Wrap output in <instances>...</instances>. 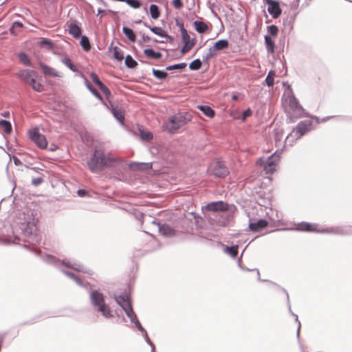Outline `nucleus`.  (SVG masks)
I'll list each match as a JSON object with an SVG mask.
<instances>
[{"label": "nucleus", "instance_id": "obj_52", "mask_svg": "<svg viewBox=\"0 0 352 352\" xmlns=\"http://www.w3.org/2000/svg\"><path fill=\"white\" fill-rule=\"evenodd\" d=\"M124 2L128 6H129L130 7H131L134 9H138V8H140V6H141V3L138 0H125Z\"/></svg>", "mask_w": 352, "mask_h": 352}, {"label": "nucleus", "instance_id": "obj_58", "mask_svg": "<svg viewBox=\"0 0 352 352\" xmlns=\"http://www.w3.org/2000/svg\"><path fill=\"white\" fill-rule=\"evenodd\" d=\"M252 110L250 109V108L246 109L245 111H243L242 112L241 120L243 121H245L247 118H248V117L252 116Z\"/></svg>", "mask_w": 352, "mask_h": 352}, {"label": "nucleus", "instance_id": "obj_8", "mask_svg": "<svg viewBox=\"0 0 352 352\" xmlns=\"http://www.w3.org/2000/svg\"><path fill=\"white\" fill-rule=\"evenodd\" d=\"M313 122L311 120H305L300 121L295 128L293 129L292 133L287 135V139L289 137L298 140L303 136L306 133L311 130Z\"/></svg>", "mask_w": 352, "mask_h": 352}, {"label": "nucleus", "instance_id": "obj_36", "mask_svg": "<svg viewBox=\"0 0 352 352\" xmlns=\"http://www.w3.org/2000/svg\"><path fill=\"white\" fill-rule=\"evenodd\" d=\"M152 73L155 78L161 80L166 79L168 76V73L166 71L156 69L154 68L152 69Z\"/></svg>", "mask_w": 352, "mask_h": 352}, {"label": "nucleus", "instance_id": "obj_33", "mask_svg": "<svg viewBox=\"0 0 352 352\" xmlns=\"http://www.w3.org/2000/svg\"><path fill=\"white\" fill-rule=\"evenodd\" d=\"M61 62L67 67H68L71 71L74 72H76L80 75V72L78 70L76 67L74 65L72 61L69 57H64L61 59Z\"/></svg>", "mask_w": 352, "mask_h": 352}, {"label": "nucleus", "instance_id": "obj_41", "mask_svg": "<svg viewBox=\"0 0 352 352\" xmlns=\"http://www.w3.org/2000/svg\"><path fill=\"white\" fill-rule=\"evenodd\" d=\"M18 58L24 65L33 67L28 56L25 52H19L18 54Z\"/></svg>", "mask_w": 352, "mask_h": 352}, {"label": "nucleus", "instance_id": "obj_12", "mask_svg": "<svg viewBox=\"0 0 352 352\" xmlns=\"http://www.w3.org/2000/svg\"><path fill=\"white\" fill-rule=\"evenodd\" d=\"M265 4L268 6L267 11L273 19H277L281 14L280 3L276 0H263Z\"/></svg>", "mask_w": 352, "mask_h": 352}, {"label": "nucleus", "instance_id": "obj_35", "mask_svg": "<svg viewBox=\"0 0 352 352\" xmlns=\"http://www.w3.org/2000/svg\"><path fill=\"white\" fill-rule=\"evenodd\" d=\"M151 16L153 19H157L160 16V8L156 4H151L149 7Z\"/></svg>", "mask_w": 352, "mask_h": 352}, {"label": "nucleus", "instance_id": "obj_50", "mask_svg": "<svg viewBox=\"0 0 352 352\" xmlns=\"http://www.w3.org/2000/svg\"><path fill=\"white\" fill-rule=\"evenodd\" d=\"M98 88L100 91L104 94L107 100H109V98L111 95L110 89L103 83Z\"/></svg>", "mask_w": 352, "mask_h": 352}, {"label": "nucleus", "instance_id": "obj_60", "mask_svg": "<svg viewBox=\"0 0 352 352\" xmlns=\"http://www.w3.org/2000/svg\"><path fill=\"white\" fill-rule=\"evenodd\" d=\"M132 323H133L135 326V327L142 333H144L146 331V329L142 326L141 323L140 322V321L138 320V319L137 318L136 320H134V322H132Z\"/></svg>", "mask_w": 352, "mask_h": 352}, {"label": "nucleus", "instance_id": "obj_59", "mask_svg": "<svg viewBox=\"0 0 352 352\" xmlns=\"http://www.w3.org/2000/svg\"><path fill=\"white\" fill-rule=\"evenodd\" d=\"M172 5L175 9H181L184 6V3L182 0H173Z\"/></svg>", "mask_w": 352, "mask_h": 352}, {"label": "nucleus", "instance_id": "obj_38", "mask_svg": "<svg viewBox=\"0 0 352 352\" xmlns=\"http://www.w3.org/2000/svg\"><path fill=\"white\" fill-rule=\"evenodd\" d=\"M124 63L129 69H134L138 65V62L130 54L126 56Z\"/></svg>", "mask_w": 352, "mask_h": 352}, {"label": "nucleus", "instance_id": "obj_22", "mask_svg": "<svg viewBox=\"0 0 352 352\" xmlns=\"http://www.w3.org/2000/svg\"><path fill=\"white\" fill-rule=\"evenodd\" d=\"M60 271L67 276L74 280L76 283L79 286L86 287L87 285H88V283L85 284L83 281L79 277H78L74 273L65 270H61Z\"/></svg>", "mask_w": 352, "mask_h": 352}, {"label": "nucleus", "instance_id": "obj_49", "mask_svg": "<svg viewBox=\"0 0 352 352\" xmlns=\"http://www.w3.org/2000/svg\"><path fill=\"white\" fill-rule=\"evenodd\" d=\"M268 34L272 36H276L278 33V28L276 25H271L267 28Z\"/></svg>", "mask_w": 352, "mask_h": 352}, {"label": "nucleus", "instance_id": "obj_37", "mask_svg": "<svg viewBox=\"0 0 352 352\" xmlns=\"http://www.w3.org/2000/svg\"><path fill=\"white\" fill-rule=\"evenodd\" d=\"M283 291H284V292L285 293V294L287 296V305H288L289 311L292 314V315L295 317L296 322H298V329H297V336H298V338H299V336H300V327H301L300 322L298 320V316L296 314H294L292 311L291 305H290V303H289V294H288L287 292L285 289H283Z\"/></svg>", "mask_w": 352, "mask_h": 352}, {"label": "nucleus", "instance_id": "obj_56", "mask_svg": "<svg viewBox=\"0 0 352 352\" xmlns=\"http://www.w3.org/2000/svg\"><path fill=\"white\" fill-rule=\"evenodd\" d=\"M41 45L42 46H44V45H46L50 49L51 48H53L54 47V43L53 42L49 39V38H43L41 41Z\"/></svg>", "mask_w": 352, "mask_h": 352}, {"label": "nucleus", "instance_id": "obj_26", "mask_svg": "<svg viewBox=\"0 0 352 352\" xmlns=\"http://www.w3.org/2000/svg\"><path fill=\"white\" fill-rule=\"evenodd\" d=\"M111 112L113 117L118 120V122L121 124H123L124 121V116L122 110L117 107L112 106Z\"/></svg>", "mask_w": 352, "mask_h": 352}, {"label": "nucleus", "instance_id": "obj_23", "mask_svg": "<svg viewBox=\"0 0 352 352\" xmlns=\"http://www.w3.org/2000/svg\"><path fill=\"white\" fill-rule=\"evenodd\" d=\"M229 47V42L227 39H220L214 43L212 50L221 51Z\"/></svg>", "mask_w": 352, "mask_h": 352}, {"label": "nucleus", "instance_id": "obj_46", "mask_svg": "<svg viewBox=\"0 0 352 352\" xmlns=\"http://www.w3.org/2000/svg\"><path fill=\"white\" fill-rule=\"evenodd\" d=\"M113 57L118 61H122L124 59L123 51L118 47H113Z\"/></svg>", "mask_w": 352, "mask_h": 352}, {"label": "nucleus", "instance_id": "obj_17", "mask_svg": "<svg viewBox=\"0 0 352 352\" xmlns=\"http://www.w3.org/2000/svg\"><path fill=\"white\" fill-rule=\"evenodd\" d=\"M39 66L45 76L60 77L59 73L54 68L43 63H40Z\"/></svg>", "mask_w": 352, "mask_h": 352}, {"label": "nucleus", "instance_id": "obj_19", "mask_svg": "<svg viewBox=\"0 0 352 352\" xmlns=\"http://www.w3.org/2000/svg\"><path fill=\"white\" fill-rule=\"evenodd\" d=\"M68 32L74 38H78L81 36L82 29L76 23L72 22L69 25Z\"/></svg>", "mask_w": 352, "mask_h": 352}, {"label": "nucleus", "instance_id": "obj_51", "mask_svg": "<svg viewBox=\"0 0 352 352\" xmlns=\"http://www.w3.org/2000/svg\"><path fill=\"white\" fill-rule=\"evenodd\" d=\"M98 88L100 91L104 94L107 100H109V98L111 95L110 89L103 83Z\"/></svg>", "mask_w": 352, "mask_h": 352}, {"label": "nucleus", "instance_id": "obj_10", "mask_svg": "<svg viewBox=\"0 0 352 352\" xmlns=\"http://www.w3.org/2000/svg\"><path fill=\"white\" fill-rule=\"evenodd\" d=\"M229 174L228 167L221 161L215 162L211 168V175L215 177L224 178Z\"/></svg>", "mask_w": 352, "mask_h": 352}, {"label": "nucleus", "instance_id": "obj_47", "mask_svg": "<svg viewBox=\"0 0 352 352\" xmlns=\"http://www.w3.org/2000/svg\"><path fill=\"white\" fill-rule=\"evenodd\" d=\"M150 30L155 34L164 37L166 35V31L164 30L161 27L153 26L150 28Z\"/></svg>", "mask_w": 352, "mask_h": 352}, {"label": "nucleus", "instance_id": "obj_13", "mask_svg": "<svg viewBox=\"0 0 352 352\" xmlns=\"http://www.w3.org/2000/svg\"><path fill=\"white\" fill-rule=\"evenodd\" d=\"M152 223L156 225L158 227L160 233L166 237H170L175 234L174 228L168 224H161L155 220H153Z\"/></svg>", "mask_w": 352, "mask_h": 352}, {"label": "nucleus", "instance_id": "obj_34", "mask_svg": "<svg viewBox=\"0 0 352 352\" xmlns=\"http://www.w3.org/2000/svg\"><path fill=\"white\" fill-rule=\"evenodd\" d=\"M138 130L142 140L148 142L153 138V135L151 132L145 131L142 127H139Z\"/></svg>", "mask_w": 352, "mask_h": 352}, {"label": "nucleus", "instance_id": "obj_25", "mask_svg": "<svg viewBox=\"0 0 352 352\" xmlns=\"http://www.w3.org/2000/svg\"><path fill=\"white\" fill-rule=\"evenodd\" d=\"M144 54L147 58L155 60H159L162 56L161 52H155L153 48H146L144 50Z\"/></svg>", "mask_w": 352, "mask_h": 352}, {"label": "nucleus", "instance_id": "obj_30", "mask_svg": "<svg viewBox=\"0 0 352 352\" xmlns=\"http://www.w3.org/2000/svg\"><path fill=\"white\" fill-rule=\"evenodd\" d=\"M36 78L37 77L32 78L26 84L30 85L34 91L42 92L44 90V87L41 83L36 82Z\"/></svg>", "mask_w": 352, "mask_h": 352}, {"label": "nucleus", "instance_id": "obj_61", "mask_svg": "<svg viewBox=\"0 0 352 352\" xmlns=\"http://www.w3.org/2000/svg\"><path fill=\"white\" fill-rule=\"evenodd\" d=\"M43 182V179L42 177H36L33 178L32 179V184L34 186H39Z\"/></svg>", "mask_w": 352, "mask_h": 352}, {"label": "nucleus", "instance_id": "obj_31", "mask_svg": "<svg viewBox=\"0 0 352 352\" xmlns=\"http://www.w3.org/2000/svg\"><path fill=\"white\" fill-rule=\"evenodd\" d=\"M180 32L182 34V40L184 43H186V44L195 43L193 41H190V37L187 30L184 27V24H181V25H180Z\"/></svg>", "mask_w": 352, "mask_h": 352}, {"label": "nucleus", "instance_id": "obj_2", "mask_svg": "<svg viewBox=\"0 0 352 352\" xmlns=\"http://www.w3.org/2000/svg\"><path fill=\"white\" fill-rule=\"evenodd\" d=\"M116 162V158L107 157L102 148H96L87 164L90 171L96 173L98 170H102L105 168L111 166Z\"/></svg>", "mask_w": 352, "mask_h": 352}, {"label": "nucleus", "instance_id": "obj_7", "mask_svg": "<svg viewBox=\"0 0 352 352\" xmlns=\"http://www.w3.org/2000/svg\"><path fill=\"white\" fill-rule=\"evenodd\" d=\"M191 120L190 115L178 113L171 116L168 122L163 124V129L169 134H174L177 130Z\"/></svg>", "mask_w": 352, "mask_h": 352}, {"label": "nucleus", "instance_id": "obj_18", "mask_svg": "<svg viewBox=\"0 0 352 352\" xmlns=\"http://www.w3.org/2000/svg\"><path fill=\"white\" fill-rule=\"evenodd\" d=\"M115 300L118 305L120 306L123 310L126 309L128 306L131 305V302H129V296L125 293L118 296H116Z\"/></svg>", "mask_w": 352, "mask_h": 352}, {"label": "nucleus", "instance_id": "obj_24", "mask_svg": "<svg viewBox=\"0 0 352 352\" xmlns=\"http://www.w3.org/2000/svg\"><path fill=\"white\" fill-rule=\"evenodd\" d=\"M265 45L266 50L269 54H273L275 51V43L272 38L270 35L264 36Z\"/></svg>", "mask_w": 352, "mask_h": 352}, {"label": "nucleus", "instance_id": "obj_15", "mask_svg": "<svg viewBox=\"0 0 352 352\" xmlns=\"http://www.w3.org/2000/svg\"><path fill=\"white\" fill-rule=\"evenodd\" d=\"M18 78L22 80L24 83H27L33 77H38L37 73L31 69H21L17 74Z\"/></svg>", "mask_w": 352, "mask_h": 352}, {"label": "nucleus", "instance_id": "obj_21", "mask_svg": "<svg viewBox=\"0 0 352 352\" xmlns=\"http://www.w3.org/2000/svg\"><path fill=\"white\" fill-rule=\"evenodd\" d=\"M193 27L199 34H204L209 30L208 24L203 21H195Z\"/></svg>", "mask_w": 352, "mask_h": 352}, {"label": "nucleus", "instance_id": "obj_64", "mask_svg": "<svg viewBox=\"0 0 352 352\" xmlns=\"http://www.w3.org/2000/svg\"><path fill=\"white\" fill-rule=\"evenodd\" d=\"M163 38H166V41L170 43H173L174 41L173 36L168 35L166 32L165 36H164Z\"/></svg>", "mask_w": 352, "mask_h": 352}, {"label": "nucleus", "instance_id": "obj_45", "mask_svg": "<svg viewBox=\"0 0 352 352\" xmlns=\"http://www.w3.org/2000/svg\"><path fill=\"white\" fill-rule=\"evenodd\" d=\"M187 66V64L186 63H176L174 65H168L166 67V71H173V70H182L185 69Z\"/></svg>", "mask_w": 352, "mask_h": 352}, {"label": "nucleus", "instance_id": "obj_14", "mask_svg": "<svg viewBox=\"0 0 352 352\" xmlns=\"http://www.w3.org/2000/svg\"><path fill=\"white\" fill-rule=\"evenodd\" d=\"M206 209L208 211H226L228 210V204L223 201H213L206 206Z\"/></svg>", "mask_w": 352, "mask_h": 352}, {"label": "nucleus", "instance_id": "obj_57", "mask_svg": "<svg viewBox=\"0 0 352 352\" xmlns=\"http://www.w3.org/2000/svg\"><path fill=\"white\" fill-rule=\"evenodd\" d=\"M195 43L186 44L184 43L183 47L181 49V53L184 54L189 52L194 46Z\"/></svg>", "mask_w": 352, "mask_h": 352}, {"label": "nucleus", "instance_id": "obj_40", "mask_svg": "<svg viewBox=\"0 0 352 352\" xmlns=\"http://www.w3.org/2000/svg\"><path fill=\"white\" fill-rule=\"evenodd\" d=\"M80 44L85 51L88 52L91 50V46L90 44V41L87 36H81Z\"/></svg>", "mask_w": 352, "mask_h": 352}, {"label": "nucleus", "instance_id": "obj_4", "mask_svg": "<svg viewBox=\"0 0 352 352\" xmlns=\"http://www.w3.org/2000/svg\"><path fill=\"white\" fill-rule=\"evenodd\" d=\"M35 253L36 254L41 256L42 260L44 262L52 265L57 268L60 269L63 266H65L68 268L75 270L78 272H82L83 273L91 274V271L87 270L86 267L80 263H72L70 261L66 259L60 261L59 258H57L55 256H52L50 254L43 255L41 254V251L37 250H35Z\"/></svg>", "mask_w": 352, "mask_h": 352}, {"label": "nucleus", "instance_id": "obj_3", "mask_svg": "<svg viewBox=\"0 0 352 352\" xmlns=\"http://www.w3.org/2000/svg\"><path fill=\"white\" fill-rule=\"evenodd\" d=\"M287 102L289 111L287 113V122L293 123L298 118L302 117H309L308 113L303 109L299 103L298 99L295 97L292 88L288 85Z\"/></svg>", "mask_w": 352, "mask_h": 352}, {"label": "nucleus", "instance_id": "obj_29", "mask_svg": "<svg viewBox=\"0 0 352 352\" xmlns=\"http://www.w3.org/2000/svg\"><path fill=\"white\" fill-rule=\"evenodd\" d=\"M197 108L207 117L212 118L215 115V111L208 105H198Z\"/></svg>", "mask_w": 352, "mask_h": 352}, {"label": "nucleus", "instance_id": "obj_55", "mask_svg": "<svg viewBox=\"0 0 352 352\" xmlns=\"http://www.w3.org/2000/svg\"><path fill=\"white\" fill-rule=\"evenodd\" d=\"M23 27V24L20 22V21H14L12 26L10 28V32L12 34H14V35H16V32H12V29H15L16 28H21Z\"/></svg>", "mask_w": 352, "mask_h": 352}, {"label": "nucleus", "instance_id": "obj_1", "mask_svg": "<svg viewBox=\"0 0 352 352\" xmlns=\"http://www.w3.org/2000/svg\"><path fill=\"white\" fill-rule=\"evenodd\" d=\"M32 216V213L29 211L27 214L23 212H19L17 214V218L23 220L17 223L24 236L23 241L28 243V245H24L26 248H30V245H36L41 241V236L36 232V226Z\"/></svg>", "mask_w": 352, "mask_h": 352}, {"label": "nucleus", "instance_id": "obj_44", "mask_svg": "<svg viewBox=\"0 0 352 352\" xmlns=\"http://www.w3.org/2000/svg\"><path fill=\"white\" fill-rule=\"evenodd\" d=\"M274 76H275V72L273 71V70H270L266 78H265V82L266 83V85L268 86V87H272L274 84Z\"/></svg>", "mask_w": 352, "mask_h": 352}, {"label": "nucleus", "instance_id": "obj_53", "mask_svg": "<svg viewBox=\"0 0 352 352\" xmlns=\"http://www.w3.org/2000/svg\"><path fill=\"white\" fill-rule=\"evenodd\" d=\"M133 164L137 165L138 170H148L151 168V164L149 163H136L133 162L130 164V166H132Z\"/></svg>", "mask_w": 352, "mask_h": 352}, {"label": "nucleus", "instance_id": "obj_42", "mask_svg": "<svg viewBox=\"0 0 352 352\" xmlns=\"http://www.w3.org/2000/svg\"><path fill=\"white\" fill-rule=\"evenodd\" d=\"M124 311L127 317L129 318L131 322H134V320L138 318L135 313L133 309L132 305L128 306L126 309H124Z\"/></svg>", "mask_w": 352, "mask_h": 352}, {"label": "nucleus", "instance_id": "obj_54", "mask_svg": "<svg viewBox=\"0 0 352 352\" xmlns=\"http://www.w3.org/2000/svg\"><path fill=\"white\" fill-rule=\"evenodd\" d=\"M90 78H91L93 82L97 85L98 87H100L101 85H102L103 83L100 81V80L99 79L98 75L94 73V72H91L90 74Z\"/></svg>", "mask_w": 352, "mask_h": 352}, {"label": "nucleus", "instance_id": "obj_16", "mask_svg": "<svg viewBox=\"0 0 352 352\" xmlns=\"http://www.w3.org/2000/svg\"><path fill=\"white\" fill-rule=\"evenodd\" d=\"M268 226V221L264 219H260L256 222L250 221L249 229L252 232H258Z\"/></svg>", "mask_w": 352, "mask_h": 352}, {"label": "nucleus", "instance_id": "obj_48", "mask_svg": "<svg viewBox=\"0 0 352 352\" xmlns=\"http://www.w3.org/2000/svg\"><path fill=\"white\" fill-rule=\"evenodd\" d=\"M215 54V51L212 50V47H210L208 50V52L203 54L202 56V61L203 63H208V61L210 60V58L213 56Z\"/></svg>", "mask_w": 352, "mask_h": 352}, {"label": "nucleus", "instance_id": "obj_5", "mask_svg": "<svg viewBox=\"0 0 352 352\" xmlns=\"http://www.w3.org/2000/svg\"><path fill=\"white\" fill-rule=\"evenodd\" d=\"M316 225L308 222L302 221L297 225V230L305 232H316L322 233H331L340 235L352 234V227L351 226H338L327 228L322 230H318L315 228Z\"/></svg>", "mask_w": 352, "mask_h": 352}, {"label": "nucleus", "instance_id": "obj_63", "mask_svg": "<svg viewBox=\"0 0 352 352\" xmlns=\"http://www.w3.org/2000/svg\"><path fill=\"white\" fill-rule=\"evenodd\" d=\"M77 194L79 197H84L87 195V192L85 189H79L77 190Z\"/></svg>", "mask_w": 352, "mask_h": 352}, {"label": "nucleus", "instance_id": "obj_28", "mask_svg": "<svg viewBox=\"0 0 352 352\" xmlns=\"http://www.w3.org/2000/svg\"><path fill=\"white\" fill-rule=\"evenodd\" d=\"M122 32L131 42L135 43L136 41V34L131 28L123 26Z\"/></svg>", "mask_w": 352, "mask_h": 352}, {"label": "nucleus", "instance_id": "obj_43", "mask_svg": "<svg viewBox=\"0 0 352 352\" xmlns=\"http://www.w3.org/2000/svg\"><path fill=\"white\" fill-rule=\"evenodd\" d=\"M202 63H203L202 60H201L199 58H197V59L192 60L189 64V69L192 71H197L201 69Z\"/></svg>", "mask_w": 352, "mask_h": 352}, {"label": "nucleus", "instance_id": "obj_32", "mask_svg": "<svg viewBox=\"0 0 352 352\" xmlns=\"http://www.w3.org/2000/svg\"><path fill=\"white\" fill-rule=\"evenodd\" d=\"M0 128L2 129L6 134H10L12 132V126L10 121L6 120H0Z\"/></svg>", "mask_w": 352, "mask_h": 352}, {"label": "nucleus", "instance_id": "obj_62", "mask_svg": "<svg viewBox=\"0 0 352 352\" xmlns=\"http://www.w3.org/2000/svg\"><path fill=\"white\" fill-rule=\"evenodd\" d=\"M142 335L144 338V340H145L146 342L148 345H151V344H153V342H151V340H150V338H149V337L148 336L147 331H145L144 333H142Z\"/></svg>", "mask_w": 352, "mask_h": 352}, {"label": "nucleus", "instance_id": "obj_6", "mask_svg": "<svg viewBox=\"0 0 352 352\" xmlns=\"http://www.w3.org/2000/svg\"><path fill=\"white\" fill-rule=\"evenodd\" d=\"M90 301L94 309L100 312L105 318L113 317L109 306L105 302L102 293L98 290H91L89 294Z\"/></svg>", "mask_w": 352, "mask_h": 352}, {"label": "nucleus", "instance_id": "obj_11", "mask_svg": "<svg viewBox=\"0 0 352 352\" xmlns=\"http://www.w3.org/2000/svg\"><path fill=\"white\" fill-rule=\"evenodd\" d=\"M279 158L280 155L277 153V151L267 157L263 164V169L266 173L272 174L276 170V164Z\"/></svg>", "mask_w": 352, "mask_h": 352}, {"label": "nucleus", "instance_id": "obj_27", "mask_svg": "<svg viewBox=\"0 0 352 352\" xmlns=\"http://www.w3.org/2000/svg\"><path fill=\"white\" fill-rule=\"evenodd\" d=\"M294 21V16L287 17L286 19H283V25L284 28L283 30V32L285 34L289 33L292 29V23Z\"/></svg>", "mask_w": 352, "mask_h": 352}, {"label": "nucleus", "instance_id": "obj_39", "mask_svg": "<svg viewBox=\"0 0 352 352\" xmlns=\"http://www.w3.org/2000/svg\"><path fill=\"white\" fill-rule=\"evenodd\" d=\"M224 252L232 258H235L238 254V245L226 246Z\"/></svg>", "mask_w": 352, "mask_h": 352}, {"label": "nucleus", "instance_id": "obj_20", "mask_svg": "<svg viewBox=\"0 0 352 352\" xmlns=\"http://www.w3.org/2000/svg\"><path fill=\"white\" fill-rule=\"evenodd\" d=\"M80 77L84 79V83L87 89L98 100H102V97L100 94L91 85L88 80L85 78L82 73H80Z\"/></svg>", "mask_w": 352, "mask_h": 352}, {"label": "nucleus", "instance_id": "obj_9", "mask_svg": "<svg viewBox=\"0 0 352 352\" xmlns=\"http://www.w3.org/2000/svg\"><path fill=\"white\" fill-rule=\"evenodd\" d=\"M30 138L40 148H47V141L44 135L39 133L38 129L34 128L29 131Z\"/></svg>", "mask_w": 352, "mask_h": 352}]
</instances>
